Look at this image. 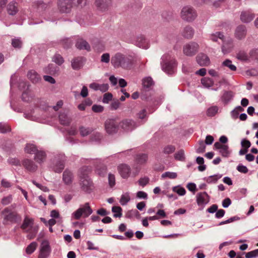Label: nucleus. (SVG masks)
<instances>
[{
    "label": "nucleus",
    "mask_w": 258,
    "mask_h": 258,
    "mask_svg": "<svg viewBox=\"0 0 258 258\" xmlns=\"http://www.w3.org/2000/svg\"><path fill=\"white\" fill-rule=\"evenodd\" d=\"M111 63L115 68H121L125 70H130L133 64V60L130 55L117 52L112 56Z\"/></svg>",
    "instance_id": "obj_1"
},
{
    "label": "nucleus",
    "mask_w": 258,
    "mask_h": 258,
    "mask_svg": "<svg viewBox=\"0 0 258 258\" xmlns=\"http://www.w3.org/2000/svg\"><path fill=\"white\" fill-rule=\"evenodd\" d=\"M4 225L15 224L21 221V216L15 210H12L11 207L5 208L1 212Z\"/></svg>",
    "instance_id": "obj_2"
},
{
    "label": "nucleus",
    "mask_w": 258,
    "mask_h": 258,
    "mask_svg": "<svg viewBox=\"0 0 258 258\" xmlns=\"http://www.w3.org/2000/svg\"><path fill=\"white\" fill-rule=\"evenodd\" d=\"M161 62L162 70L168 74H171L174 72L177 63L176 60L171 58L168 54H165L162 57Z\"/></svg>",
    "instance_id": "obj_3"
},
{
    "label": "nucleus",
    "mask_w": 258,
    "mask_h": 258,
    "mask_svg": "<svg viewBox=\"0 0 258 258\" xmlns=\"http://www.w3.org/2000/svg\"><path fill=\"white\" fill-rule=\"evenodd\" d=\"M180 17L183 20L191 22L197 18V13L194 8L187 6L183 7L181 9Z\"/></svg>",
    "instance_id": "obj_4"
},
{
    "label": "nucleus",
    "mask_w": 258,
    "mask_h": 258,
    "mask_svg": "<svg viewBox=\"0 0 258 258\" xmlns=\"http://www.w3.org/2000/svg\"><path fill=\"white\" fill-rule=\"evenodd\" d=\"M92 213L93 210L90 206L89 203H86L75 211L72 214V216L75 219L79 220L82 216L84 218L89 217Z\"/></svg>",
    "instance_id": "obj_5"
},
{
    "label": "nucleus",
    "mask_w": 258,
    "mask_h": 258,
    "mask_svg": "<svg viewBox=\"0 0 258 258\" xmlns=\"http://www.w3.org/2000/svg\"><path fill=\"white\" fill-rule=\"evenodd\" d=\"M66 160V157L64 155L60 154L55 157L52 167L53 170L55 172L60 173L64 168Z\"/></svg>",
    "instance_id": "obj_6"
},
{
    "label": "nucleus",
    "mask_w": 258,
    "mask_h": 258,
    "mask_svg": "<svg viewBox=\"0 0 258 258\" xmlns=\"http://www.w3.org/2000/svg\"><path fill=\"white\" fill-rule=\"evenodd\" d=\"M57 6L60 13H69L73 8L72 0H57Z\"/></svg>",
    "instance_id": "obj_7"
},
{
    "label": "nucleus",
    "mask_w": 258,
    "mask_h": 258,
    "mask_svg": "<svg viewBox=\"0 0 258 258\" xmlns=\"http://www.w3.org/2000/svg\"><path fill=\"white\" fill-rule=\"evenodd\" d=\"M199 47V46L197 43L190 42L184 46L183 51L186 55L192 56L198 52Z\"/></svg>",
    "instance_id": "obj_8"
},
{
    "label": "nucleus",
    "mask_w": 258,
    "mask_h": 258,
    "mask_svg": "<svg viewBox=\"0 0 258 258\" xmlns=\"http://www.w3.org/2000/svg\"><path fill=\"white\" fill-rule=\"evenodd\" d=\"M112 0H95L94 4L97 10L101 12L107 11L111 6Z\"/></svg>",
    "instance_id": "obj_9"
},
{
    "label": "nucleus",
    "mask_w": 258,
    "mask_h": 258,
    "mask_svg": "<svg viewBox=\"0 0 258 258\" xmlns=\"http://www.w3.org/2000/svg\"><path fill=\"white\" fill-rule=\"evenodd\" d=\"M51 248L48 241L43 240L41 244L38 258H46L49 256Z\"/></svg>",
    "instance_id": "obj_10"
},
{
    "label": "nucleus",
    "mask_w": 258,
    "mask_h": 258,
    "mask_svg": "<svg viewBox=\"0 0 258 258\" xmlns=\"http://www.w3.org/2000/svg\"><path fill=\"white\" fill-rule=\"evenodd\" d=\"M154 84V82L153 79L150 77H146L142 80V85L144 88L143 90L141 93V98L143 100H146L148 99L146 95L145 94L146 92V89H149L151 86H152Z\"/></svg>",
    "instance_id": "obj_11"
},
{
    "label": "nucleus",
    "mask_w": 258,
    "mask_h": 258,
    "mask_svg": "<svg viewBox=\"0 0 258 258\" xmlns=\"http://www.w3.org/2000/svg\"><path fill=\"white\" fill-rule=\"evenodd\" d=\"M80 185L82 189L86 192H90L92 190V181L87 176L84 175L81 178Z\"/></svg>",
    "instance_id": "obj_12"
},
{
    "label": "nucleus",
    "mask_w": 258,
    "mask_h": 258,
    "mask_svg": "<svg viewBox=\"0 0 258 258\" xmlns=\"http://www.w3.org/2000/svg\"><path fill=\"white\" fill-rule=\"evenodd\" d=\"M105 127L106 132L109 134H113L117 132L118 124L113 119H108L105 123Z\"/></svg>",
    "instance_id": "obj_13"
},
{
    "label": "nucleus",
    "mask_w": 258,
    "mask_h": 258,
    "mask_svg": "<svg viewBox=\"0 0 258 258\" xmlns=\"http://www.w3.org/2000/svg\"><path fill=\"white\" fill-rule=\"evenodd\" d=\"M120 126L125 131H132L137 127L136 123L132 119H125L120 122Z\"/></svg>",
    "instance_id": "obj_14"
},
{
    "label": "nucleus",
    "mask_w": 258,
    "mask_h": 258,
    "mask_svg": "<svg viewBox=\"0 0 258 258\" xmlns=\"http://www.w3.org/2000/svg\"><path fill=\"white\" fill-rule=\"evenodd\" d=\"M117 169L120 175L123 178L126 179L130 176L131 169L128 165L125 164H120Z\"/></svg>",
    "instance_id": "obj_15"
},
{
    "label": "nucleus",
    "mask_w": 258,
    "mask_h": 258,
    "mask_svg": "<svg viewBox=\"0 0 258 258\" xmlns=\"http://www.w3.org/2000/svg\"><path fill=\"white\" fill-rule=\"evenodd\" d=\"M214 146L216 149L219 150V152L223 157H228L229 156L230 151L228 145H223L220 142H216Z\"/></svg>",
    "instance_id": "obj_16"
},
{
    "label": "nucleus",
    "mask_w": 258,
    "mask_h": 258,
    "mask_svg": "<svg viewBox=\"0 0 258 258\" xmlns=\"http://www.w3.org/2000/svg\"><path fill=\"white\" fill-rule=\"evenodd\" d=\"M22 165L28 171L34 172L37 169V166L31 160L26 159L22 161Z\"/></svg>",
    "instance_id": "obj_17"
},
{
    "label": "nucleus",
    "mask_w": 258,
    "mask_h": 258,
    "mask_svg": "<svg viewBox=\"0 0 258 258\" xmlns=\"http://www.w3.org/2000/svg\"><path fill=\"white\" fill-rule=\"evenodd\" d=\"M254 17V14L249 10L242 11L240 15V20L244 23L250 22Z\"/></svg>",
    "instance_id": "obj_18"
},
{
    "label": "nucleus",
    "mask_w": 258,
    "mask_h": 258,
    "mask_svg": "<svg viewBox=\"0 0 258 258\" xmlns=\"http://www.w3.org/2000/svg\"><path fill=\"white\" fill-rule=\"evenodd\" d=\"M223 44L222 46V51L225 54L231 51L233 47V41L231 39L228 38L223 41Z\"/></svg>",
    "instance_id": "obj_19"
},
{
    "label": "nucleus",
    "mask_w": 258,
    "mask_h": 258,
    "mask_svg": "<svg viewBox=\"0 0 258 258\" xmlns=\"http://www.w3.org/2000/svg\"><path fill=\"white\" fill-rule=\"evenodd\" d=\"M209 200L210 197L206 192H200L197 195V202L199 206L207 204Z\"/></svg>",
    "instance_id": "obj_20"
},
{
    "label": "nucleus",
    "mask_w": 258,
    "mask_h": 258,
    "mask_svg": "<svg viewBox=\"0 0 258 258\" xmlns=\"http://www.w3.org/2000/svg\"><path fill=\"white\" fill-rule=\"evenodd\" d=\"M85 60L84 57L82 56L74 58L71 61L72 68L76 70L80 69L83 67Z\"/></svg>",
    "instance_id": "obj_21"
},
{
    "label": "nucleus",
    "mask_w": 258,
    "mask_h": 258,
    "mask_svg": "<svg viewBox=\"0 0 258 258\" xmlns=\"http://www.w3.org/2000/svg\"><path fill=\"white\" fill-rule=\"evenodd\" d=\"M196 58L197 62L201 66H207L210 64L209 58L204 53L198 54Z\"/></svg>",
    "instance_id": "obj_22"
},
{
    "label": "nucleus",
    "mask_w": 258,
    "mask_h": 258,
    "mask_svg": "<svg viewBox=\"0 0 258 258\" xmlns=\"http://www.w3.org/2000/svg\"><path fill=\"white\" fill-rule=\"evenodd\" d=\"M246 34V29L244 25L238 26L235 32V37L238 39H241L244 38Z\"/></svg>",
    "instance_id": "obj_23"
},
{
    "label": "nucleus",
    "mask_w": 258,
    "mask_h": 258,
    "mask_svg": "<svg viewBox=\"0 0 258 258\" xmlns=\"http://www.w3.org/2000/svg\"><path fill=\"white\" fill-rule=\"evenodd\" d=\"M76 47L80 50H86L88 51H90L91 47L89 44L82 39H79L76 43Z\"/></svg>",
    "instance_id": "obj_24"
},
{
    "label": "nucleus",
    "mask_w": 258,
    "mask_h": 258,
    "mask_svg": "<svg viewBox=\"0 0 258 258\" xmlns=\"http://www.w3.org/2000/svg\"><path fill=\"white\" fill-rule=\"evenodd\" d=\"M148 159V156L145 153H140L137 154L135 158L137 164L141 165L146 164Z\"/></svg>",
    "instance_id": "obj_25"
},
{
    "label": "nucleus",
    "mask_w": 258,
    "mask_h": 258,
    "mask_svg": "<svg viewBox=\"0 0 258 258\" xmlns=\"http://www.w3.org/2000/svg\"><path fill=\"white\" fill-rule=\"evenodd\" d=\"M7 11L10 15H16L18 11V4L14 1L10 2L7 7Z\"/></svg>",
    "instance_id": "obj_26"
},
{
    "label": "nucleus",
    "mask_w": 258,
    "mask_h": 258,
    "mask_svg": "<svg viewBox=\"0 0 258 258\" xmlns=\"http://www.w3.org/2000/svg\"><path fill=\"white\" fill-rule=\"evenodd\" d=\"M73 173L68 169H66L62 174V180L66 184L72 183L73 179Z\"/></svg>",
    "instance_id": "obj_27"
},
{
    "label": "nucleus",
    "mask_w": 258,
    "mask_h": 258,
    "mask_svg": "<svg viewBox=\"0 0 258 258\" xmlns=\"http://www.w3.org/2000/svg\"><path fill=\"white\" fill-rule=\"evenodd\" d=\"M27 76L33 83H38L41 80L39 75L34 70H30L28 72Z\"/></svg>",
    "instance_id": "obj_28"
},
{
    "label": "nucleus",
    "mask_w": 258,
    "mask_h": 258,
    "mask_svg": "<svg viewBox=\"0 0 258 258\" xmlns=\"http://www.w3.org/2000/svg\"><path fill=\"white\" fill-rule=\"evenodd\" d=\"M59 120L60 123L64 125H69L71 121V118L68 117L67 114L64 111L60 113Z\"/></svg>",
    "instance_id": "obj_29"
},
{
    "label": "nucleus",
    "mask_w": 258,
    "mask_h": 258,
    "mask_svg": "<svg viewBox=\"0 0 258 258\" xmlns=\"http://www.w3.org/2000/svg\"><path fill=\"white\" fill-rule=\"evenodd\" d=\"M182 34L184 37L190 39L194 36V30L191 26L188 25L184 28Z\"/></svg>",
    "instance_id": "obj_30"
},
{
    "label": "nucleus",
    "mask_w": 258,
    "mask_h": 258,
    "mask_svg": "<svg viewBox=\"0 0 258 258\" xmlns=\"http://www.w3.org/2000/svg\"><path fill=\"white\" fill-rule=\"evenodd\" d=\"M35 154L34 159L37 163L40 164L45 160L46 154L44 152L38 150Z\"/></svg>",
    "instance_id": "obj_31"
},
{
    "label": "nucleus",
    "mask_w": 258,
    "mask_h": 258,
    "mask_svg": "<svg viewBox=\"0 0 258 258\" xmlns=\"http://www.w3.org/2000/svg\"><path fill=\"white\" fill-rule=\"evenodd\" d=\"M21 85H23V86H27V89L23 92L22 95V99L25 101H30V97L28 96V94L29 93V86L28 83L27 82H22L20 84V86L21 87Z\"/></svg>",
    "instance_id": "obj_32"
},
{
    "label": "nucleus",
    "mask_w": 258,
    "mask_h": 258,
    "mask_svg": "<svg viewBox=\"0 0 258 258\" xmlns=\"http://www.w3.org/2000/svg\"><path fill=\"white\" fill-rule=\"evenodd\" d=\"M225 38L223 34L220 32H216L215 33L212 34L210 35V39L214 42L218 41V39L223 41Z\"/></svg>",
    "instance_id": "obj_33"
},
{
    "label": "nucleus",
    "mask_w": 258,
    "mask_h": 258,
    "mask_svg": "<svg viewBox=\"0 0 258 258\" xmlns=\"http://www.w3.org/2000/svg\"><path fill=\"white\" fill-rule=\"evenodd\" d=\"M222 67L228 68L231 71H236L237 70L236 67L232 64L231 60L227 59L224 60L222 63Z\"/></svg>",
    "instance_id": "obj_34"
},
{
    "label": "nucleus",
    "mask_w": 258,
    "mask_h": 258,
    "mask_svg": "<svg viewBox=\"0 0 258 258\" xmlns=\"http://www.w3.org/2000/svg\"><path fill=\"white\" fill-rule=\"evenodd\" d=\"M233 97V93L232 91H225L222 96V99L225 103L230 101Z\"/></svg>",
    "instance_id": "obj_35"
},
{
    "label": "nucleus",
    "mask_w": 258,
    "mask_h": 258,
    "mask_svg": "<svg viewBox=\"0 0 258 258\" xmlns=\"http://www.w3.org/2000/svg\"><path fill=\"white\" fill-rule=\"evenodd\" d=\"M33 223L32 219H29L28 217H25L22 225L21 226V229L26 230L29 227H31Z\"/></svg>",
    "instance_id": "obj_36"
},
{
    "label": "nucleus",
    "mask_w": 258,
    "mask_h": 258,
    "mask_svg": "<svg viewBox=\"0 0 258 258\" xmlns=\"http://www.w3.org/2000/svg\"><path fill=\"white\" fill-rule=\"evenodd\" d=\"M248 56L247 53L243 50H240L236 54V58L240 60L246 61L248 59Z\"/></svg>",
    "instance_id": "obj_37"
},
{
    "label": "nucleus",
    "mask_w": 258,
    "mask_h": 258,
    "mask_svg": "<svg viewBox=\"0 0 258 258\" xmlns=\"http://www.w3.org/2000/svg\"><path fill=\"white\" fill-rule=\"evenodd\" d=\"M25 151L27 153L35 154L38 150L35 145L33 144H27L25 148Z\"/></svg>",
    "instance_id": "obj_38"
},
{
    "label": "nucleus",
    "mask_w": 258,
    "mask_h": 258,
    "mask_svg": "<svg viewBox=\"0 0 258 258\" xmlns=\"http://www.w3.org/2000/svg\"><path fill=\"white\" fill-rule=\"evenodd\" d=\"M221 175H214L208 176L207 177H205L204 178V180L208 183H216L217 181V180L221 177Z\"/></svg>",
    "instance_id": "obj_39"
},
{
    "label": "nucleus",
    "mask_w": 258,
    "mask_h": 258,
    "mask_svg": "<svg viewBox=\"0 0 258 258\" xmlns=\"http://www.w3.org/2000/svg\"><path fill=\"white\" fill-rule=\"evenodd\" d=\"M112 212L114 213L113 216L115 218H119L122 216V209L120 207L113 206L112 208Z\"/></svg>",
    "instance_id": "obj_40"
},
{
    "label": "nucleus",
    "mask_w": 258,
    "mask_h": 258,
    "mask_svg": "<svg viewBox=\"0 0 258 258\" xmlns=\"http://www.w3.org/2000/svg\"><path fill=\"white\" fill-rule=\"evenodd\" d=\"M37 243L36 242L31 243L26 248V252L27 254L32 253L36 249Z\"/></svg>",
    "instance_id": "obj_41"
},
{
    "label": "nucleus",
    "mask_w": 258,
    "mask_h": 258,
    "mask_svg": "<svg viewBox=\"0 0 258 258\" xmlns=\"http://www.w3.org/2000/svg\"><path fill=\"white\" fill-rule=\"evenodd\" d=\"M218 111L217 106H214L210 107L207 111V115L208 116L212 117L215 116Z\"/></svg>",
    "instance_id": "obj_42"
},
{
    "label": "nucleus",
    "mask_w": 258,
    "mask_h": 258,
    "mask_svg": "<svg viewBox=\"0 0 258 258\" xmlns=\"http://www.w3.org/2000/svg\"><path fill=\"white\" fill-rule=\"evenodd\" d=\"M121 103L118 99H113L110 104V107L111 110H116L119 108Z\"/></svg>",
    "instance_id": "obj_43"
},
{
    "label": "nucleus",
    "mask_w": 258,
    "mask_h": 258,
    "mask_svg": "<svg viewBox=\"0 0 258 258\" xmlns=\"http://www.w3.org/2000/svg\"><path fill=\"white\" fill-rule=\"evenodd\" d=\"M12 45L15 48H20L22 45V41L21 38L12 39Z\"/></svg>",
    "instance_id": "obj_44"
},
{
    "label": "nucleus",
    "mask_w": 258,
    "mask_h": 258,
    "mask_svg": "<svg viewBox=\"0 0 258 258\" xmlns=\"http://www.w3.org/2000/svg\"><path fill=\"white\" fill-rule=\"evenodd\" d=\"M201 82L202 84L206 87H211L214 84L213 81L211 79L208 78L202 79Z\"/></svg>",
    "instance_id": "obj_45"
},
{
    "label": "nucleus",
    "mask_w": 258,
    "mask_h": 258,
    "mask_svg": "<svg viewBox=\"0 0 258 258\" xmlns=\"http://www.w3.org/2000/svg\"><path fill=\"white\" fill-rule=\"evenodd\" d=\"M206 149L205 143L203 141H200L199 142V147L196 150V152L198 153H203L205 152Z\"/></svg>",
    "instance_id": "obj_46"
},
{
    "label": "nucleus",
    "mask_w": 258,
    "mask_h": 258,
    "mask_svg": "<svg viewBox=\"0 0 258 258\" xmlns=\"http://www.w3.org/2000/svg\"><path fill=\"white\" fill-rule=\"evenodd\" d=\"M249 55L251 59L258 60V48L251 50L249 51Z\"/></svg>",
    "instance_id": "obj_47"
},
{
    "label": "nucleus",
    "mask_w": 258,
    "mask_h": 258,
    "mask_svg": "<svg viewBox=\"0 0 258 258\" xmlns=\"http://www.w3.org/2000/svg\"><path fill=\"white\" fill-rule=\"evenodd\" d=\"M177 174L175 172H165L162 175V178L168 177L170 179H175L177 177Z\"/></svg>",
    "instance_id": "obj_48"
},
{
    "label": "nucleus",
    "mask_w": 258,
    "mask_h": 258,
    "mask_svg": "<svg viewBox=\"0 0 258 258\" xmlns=\"http://www.w3.org/2000/svg\"><path fill=\"white\" fill-rule=\"evenodd\" d=\"M53 61L58 65H61L64 62L63 57L59 54H56L54 56Z\"/></svg>",
    "instance_id": "obj_49"
},
{
    "label": "nucleus",
    "mask_w": 258,
    "mask_h": 258,
    "mask_svg": "<svg viewBox=\"0 0 258 258\" xmlns=\"http://www.w3.org/2000/svg\"><path fill=\"white\" fill-rule=\"evenodd\" d=\"M175 148L172 145H167L165 147L163 150V152L166 154H169L174 152Z\"/></svg>",
    "instance_id": "obj_50"
},
{
    "label": "nucleus",
    "mask_w": 258,
    "mask_h": 258,
    "mask_svg": "<svg viewBox=\"0 0 258 258\" xmlns=\"http://www.w3.org/2000/svg\"><path fill=\"white\" fill-rule=\"evenodd\" d=\"M113 96L110 93H105L103 95V102L104 103H108L109 102L112 100Z\"/></svg>",
    "instance_id": "obj_51"
},
{
    "label": "nucleus",
    "mask_w": 258,
    "mask_h": 258,
    "mask_svg": "<svg viewBox=\"0 0 258 258\" xmlns=\"http://www.w3.org/2000/svg\"><path fill=\"white\" fill-rule=\"evenodd\" d=\"M173 190L180 196H183L186 193L185 189L181 187L175 186L173 188Z\"/></svg>",
    "instance_id": "obj_52"
},
{
    "label": "nucleus",
    "mask_w": 258,
    "mask_h": 258,
    "mask_svg": "<svg viewBox=\"0 0 258 258\" xmlns=\"http://www.w3.org/2000/svg\"><path fill=\"white\" fill-rule=\"evenodd\" d=\"M13 200V197L12 195L4 197L2 199L1 203L3 205H7L10 204Z\"/></svg>",
    "instance_id": "obj_53"
},
{
    "label": "nucleus",
    "mask_w": 258,
    "mask_h": 258,
    "mask_svg": "<svg viewBox=\"0 0 258 258\" xmlns=\"http://www.w3.org/2000/svg\"><path fill=\"white\" fill-rule=\"evenodd\" d=\"M35 4L38 10L39 11H43L45 10L47 7L46 4L41 1L37 2Z\"/></svg>",
    "instance_id": "obj_54"
},
{
    "label": "nucleus",
    "mask_w": 258,
    "mask_h": 258,
    "mask_svg": "<svg viewBox=\"0 0 258 258\" xmlns=\"http://www.w3.org/2000/svg\"><path fill=\"white\" fill-rule=\"evenodd\" d=\"M130 200V197L128 195H123L120 199V203L121 205H125Z\"/></svg>",
    "instance_id": "obj_55"
},
{
    "label": "nucleus",
    "mask_w": 258,
    "mask_h": 258,
    "mask_svg": "<svg viewBox=\"0 0 258 258\" xmlns=\"http://www.w3.org/2000/svg\"><path fill=\"white\" fill-rule=\"evenodd\" d=\"M174 157L176 160L180 161L183 160L184 159L183 150H181L176 153L174 155Z\"/></svg>",
    "instance_id": "obj_56"
},
{
    "label": "nucleus",
    "mask_w": 258,
    "mask_h": 258,
    "mask_svg": "<svg viewBox=\"0 0 258 258\" xmlns=\"http://www.w3.org/2000/svg\"><path fill=\"white\" fill-rule=\"evenodd\" d=\"M91 130L89 128H86L83 126L80 128V132L82 136H86L88 135L91 133Z\"/></svg>",
    "instance_id": "obj_57"
},
{
    "label": "nucleus",
    "mask_w": 258,
    "mask_h": 258,
    "mask_svg": "<svg viewBox=\"0 0 258 258\" xmlns=\"http://www.w3.org/2000/svg\"><path fill=\"white\" fill-rule=\"evenodd\" d=\"M149 182V178L148 177H144L141 178L139 181V184L140 185L144 187Z\"/></svg>",
    "instance_id": "obj_58"
},
{
    "label": "nucleus",
    "mask_w": 258,
    "mask_h": 258,
    "mask_svg": "<svg viewBox=\"0 0 258 258\" xmlns=\"http://www.w3.org/2000/svg\"><path fill=\"white\" fill-rule=\"evenodd\" d=\"M92 109L94 112L100 113L103 111L104 107L100 105L95 104L92 106Z\"/></svg>",
    "instance_id": "obj_59"
},
{
    "label": "nucleus",
    "mask_w": 258,
    "mask_h": 258,
    "mask_svg": "<svg viewBox=\"0 0 258 258\" xmlns=\"http://www.w3.org/2000/svg\"><path fill=\"white\" fill-rule=\"evenodd\" d=\"M108 182L110 187H113L115 184V176L111 173L108 175Z\"/></svg>",
    "instance_id": "obj_60"
},
{
    "label": "nucleus",
    "mask_w": 258,
    "mask_h": 258,
    "mask_svg": "<svg viewBox=\"0 0 258 258\" xmlns=\"http://www.w3.org/2000/svg\"><path fill=\"white\" fill-rule=\"evenodd\" d=\"M61 43L64 48H70L73 44L72 42L69 39H66L62 40Z\"/></svg>",
    "instance_id": "obj_61"
},
{
    "label": "nucleus",
    "mask_w": 258,
    "mask_h": 258,
    "mask_svg": "<svg viewBox=\"0 0 258 258\" xmlns=\"http://www.w3.org/2000/svg\"><path fill=\"white\" fill-rule=\"evenodd\" d=\"M110 61V55L108 53H103L101 56V61L108 63Z\"/></svg>",
    "instance_id": "obj_62"
},
{
    "label": "nucleus",
    "mask_w": 258,
    "mask_h": 258,
    "mask_svg": "<svg viewBox=\"0 0 258 258\" xmlns=\"http://www.w3.org/2000/svg\"><path fill=\"white\" fill-rule=\"evenodd\" d=\"M10 131V128L7 124L0 123V132L2 133H5Z\"/></svg>",
    "instance_id": "obj_63"
},
{
    "label": "nucleus",
    "mask_w": 258,
    "mask_h": 258,
    "mask_svg": "<svg viewBox=\"0 0 258 258\" xmlns=\"http://www.w3.org/2000/svg\"><path fill=\"white\" fill-rule=\"evenodd\" d=\"M241 146L243 148L248 149L251 146L250 142L246 139H243L241 142Z\"/></svg>",
    "instance_id": "obj_64"
}]
</instances>
